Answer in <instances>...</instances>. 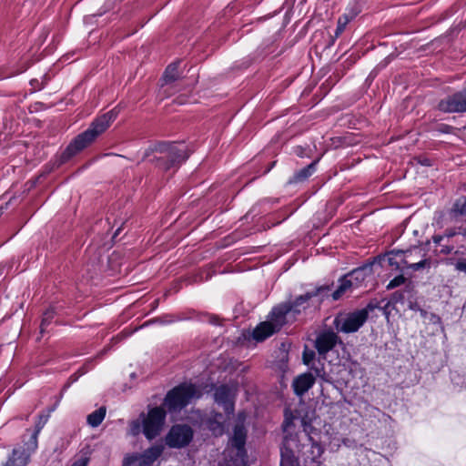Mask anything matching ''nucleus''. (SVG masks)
<instances>
[{"label": "nucleus", "instance_id": "1", "mask_svg": "<svg viewBox=\"0 0 466 466\" xmlns=\"http://www.w3.org/2000/svg\"><path fill=\"white\" fill-rule=\"evenodd\" d=\"M308 443L302 445L301 456L305 466H320L319 461L323 454V446H327L330 451H336L341 445V440L329 425H324V431L319 432V438L317 440V425H319V420L314 412L307 413L300 419Z\"/></svg>", "mask_w": 466, "mask_h": 466}, {"label": "nucleus", "instance_id": "31", "mask_svg": "<svg viewBox=\"0 0 466 466\" xmlns=\"http://www.w3.org/2000/svg\"><path fill=\"white\" fill-rule=\"evenodd\" d=\"M360 12V9L359 6H353V7H350L347 10V12L345 13V15L350 19H354L358 15L359 13Z\"/></svg>", "mask_w": 466, "mask_h": 466}, {"label": "nucleus", "instance_id": "10", "mask_svg": "<svg viewBox=\"0 0 466 466\" xmlns=\"http://www.w3.org/2000/svg\"><path fill=\"white\" fill-rule=\"evenodd\" d=\"M162 445H155L142 453H135L125 457L122 466H148L151 465L163 452Z\"/></svg>", "mask_w": 466, "mask_h": 466}, {"label": "nucleus", "instance_id": "5", "mask_svg": "<svg viewBox=\"0 0 466 466\" xmlns=\"http://www.w3.org/2000/svg\"><path fill=\"white\" fill-rule=\"evenodd\" d=\"M200 396L201 390L198 386L185 382L167 392L164 400V406L170 412L179 411Z\"/></svg>", "mask_w": 466, "mask_h": 466}, {"label": "nucleus", "instance_id": "34", "mask_svg": "<svg viewBox=\"0 0 466 466\" xmlns=\"http://www.w3.org/2000/svg\"><path fill=\"white\" fill-rule=\"evenodd\" d=\"M88 460L86 458H80L76 460L72 466H86Z\"/></svg>", "mask_w": 466, "mask_h": 466}, {"label": "nucleus", "instance_id": "8", "mask_svg": "<svg viewBox=\"0 0 466 466\" xmlns=\"http://www.w3.org/2000/svg\"><path fill=\"white\" fill-rule=\"evenodd\" d=\"M283 308H273L269 319L259 323L253 330L252 337L257 341H263L277 331H279L285 322V312Z\"/></svg>", "mask_w": 466, "mask_h": 466}, {"label": "nucleus", "instance_id": "29", "mask_svg": "<svg viewBox=\"0 0 466 466\" xmlns=\"http://www.w3.org/2000/svg\"><path fill=\"white\" fill-rule=\"evenodd\" d=\"M405 282V278L402 275L395 277L393 279L390 281L388 284V289H394L402 285Z\"/></svg>", "mask_w": 466, "mask_h": 466}, {"label": "nucleus", "instance_id": "21", "mask_svg": "<svg viewBox=\"0 0 466 466\" xmlns=\"http://www.w3.org/2000/svg\"><path fill=\"white\" fill-rule=\"evenodd\" d=\"M106 416V409L101 407L87 416V423L92 427H97L101 424Z\"/></svg>", "mask_w": 466, "mask_h": 466}, {"label": "nucleus", "instance_id": "11", "mask_svg": "<svg viewBox=\"0 0 466 466\" xmlns=\"http://www.w3.org/2000/svg\"><path fill=\"white\" fill-rule=\"evenodd\" d=\"M193 438V431L187 425H174L166 436V443L170 448H183Z\"/></svg>", "mask_w": 466, "mask_h": 466}, {"label": "nucleus", "instance_id": "20", "mask_svg": "<svg viewBox=\"0 0 466 466\" xmlns=\"http://www.w3.org/2000/svg\"><path fill=\"white\" fill-rule=\"evenodd\" d=\"M178 66L179 63L177 62L172 63L167 67L163 76L164 85L172 83L179 77Z\"/></svg>", "mask_w": 466, "mask_h": 466}, {"label": "nucleus", "instance_id": "9", "mask_svg": "<svg viewBox=\"0 0 466 466\" xmlns=\"http://www.w3.org/2000/svg\"><path fill=\"white\" fill-rule=\"evenodd\" d=\"M368 310L359 309L346 316L335 319L336 327L339 331L350 333L357 331L367 320Z\"/></svg>", "mask_w": 466, "mask_h": 466}, {"label": "nucleus", "instance_id": "14", "mask_svg": "<svg viewBox=\"0 0 466 466\" xmlns=\"http://www.w3.org/2000/svg\"><path fill=\"white\" fill-rule=\"evenodd\" d=\"M338 342V336L333 331L320 333L315 342V347L319 355H325L331 350Z\"/></svg>", "mask_w": 466, "mask_h": 466}, {"label": "nucleus", "instance_id": "3", "mask_svg": "<svg viewBox=\"0 0 466 466\" xmlns=\"http://www.w3.org/2000/svg\"><path fill=\"white\" fill-rule=\"evenodd\" d=\"M140 420H132L129 424V434L137 436L143 432L145 437L151 441L158 436L163 429L166 419V411L161 407H155L145 414H141Z\"/></svg>", "mask_w": 466, "mask_h": 466}, {"label": "nucleus", "instance_id": "30", "mask_svg": "<svg viewBox=\"0 0 466 466\" xmlns=\"http://www.w3.org/2000/svg\"><path fill=\"white\" fill-rule=\"evenodd\" d=\"M315 358V352L313 350H305L303 352V361L306 365L309 366Z\"/></svg>", "mask_w": 466, "mask_h": 466}, {"label": "nucleus", "instance_id": "28", "mask_svg": "<svg viewBox=\"0 0 466 466\" xmlns=\"http://www.w3.org/2000/svg\"><path fill=\"white\" fill-rule=\"evenodd\" d=\"M53 318H54L53 310H47L45 312V314L43 316L42 322H41V326H40L41 332L45 331L46 327L50 323V321L52 320Z\"/></svg>", "mask_w": 466, "mask_h": 466}, {"label": "nucleus", "instance_id": "7", "mask_svg": "<svg viewBox=\"0 0 466 466\" xmlns=\"http://www.w3.org/2000/svg\"><path fill=\"white\" fill-rule=\"evenodd\" d=\"M164 154L158 157V167L169 170L171 167L184 162L189 156L187 146L184 143H172L159 145L157 149Z\"/></svg>", "mask_w": 466, "mask_h": 466}, {"label": "nucleus", "instance_id": "13", "mask_svg": "<svg viewBox=\"0 0 466 466\" xmlns=\"http://www.w3.org/2000/svg\"><path fill=\"white\" fill-rule=\"evenodd\" d=\"M438 107L441 111L445 113L466 112V86L462 90L441 99Z\"/></svg>", "mask_w": 466, "mask_h": 466}, {"label": "nucleus", "instance_id": "27", "mask_svg": "<svg viewBox=\"0 0 466 466\" xmlns=\"http://www.w3.org/2000/svg\"><path fill=\"white\" fill-rule=\"evenodd\" d=\"M295 419L296 418L292 415L291 412H289V410L285 411V420L282 425L284 432L288 433L290 431V427Z\"/></svg>", "mask_w": 466, "mask_h": 466}, {"label": "nucleus", "instance_id": "22", "mask_svg": "<svg viewBox=\"0 0 466 466\" xmlns=\"http://www.w3.org/2000/svg\"><path fill=\"white\" fill-rule=\"evenodd\" d=\"M293 444L296 447H298V444L296 443L294 439H292L291 437L285 436V443H284L285 448L281 450L282 462L284 461V460H286V459L289 460L291 457H293V454H292Z\"/></svg>", "mask_w": 466, "mask_h": 466}, {"label": "nucleus", "instance_id": "24", "mask_svg": "<svg viewBox=\"0 0 466 466\" xmlns=\"http://www.w3.org/2000/svg\"><path fill=\"white\" fill-rule=\"evenodd\" d=\"M457 235V231L453 228L447 229L442 235H434L432 241L435 245H441L443 242H448L449 239Z\"/></svg>", "mask_w": 466, "mask_h": 466}, {"label": "nucleus", "instance_id": "23", "mask_svg": "<svg viewBox=\"0 0 466 466\" xmlns=\"http://www.w3.org/2000/svg\"><path fill=\"white\" fill-rule=\"evenodd\" d=\"M315 167H316V162H312L306 167L300 169L298 173L295 174V177H294L295 180L302 181V180L308 178L309 177H310L315 171Z\"/></svg>", "mask_w": 466, "mask_h": 466}, {"label": "nucleus", "instance_id": "19", "mask_svg": "<svg viewBox=\"0 0 466 466\" xmlns=\"http://www.w3.org/2000/svg\"><path fill=\"white\" fill-rule=\"evenodd\" d=\"M348 280H350V279L347 275L339 279V285L338 289L332 293L333 299L337 300L340 299L344 294L356 289L355 286L350 284Z\"/></svg>", "mask_w": 466, "mask_h": 466}, {"label": "nucleus", "instance_id": "17", "mask_svg": "<svg viewBox=\"0 0 466 466\" xmlns=\"http://www.w3.org/2000/svg\"><path fill=\"white\" fill-rule=\"evenodd\" d=\"M315 383V378L310 373H304L298 376L293 381V389L297 395L302 396Z\"/></svg>", "mask_w": 466, "mask_h": 466}, {"label": "nucleus", "instance_id": "32", "mask_svg": "<svg viewBox=\"0 0 466 466\" xmlns=\"http://www.w3.org/2000/svg\"><path fill=\"white\" fill-rule=\"evenodd\" d=\"M440 246L441 247V248L440 249V252L442 254L447 255V254H450L453 250V247L448 245V242L445 244L441 243Z\"/></svg>", "mask_w": 466, "mask_h": 466}, {"label": "nucleus", "instance_id": "33", "mask_svg": "<svg viewBox=\"0 0 466 466\" xmlns=\"http://www.w3.org/2000/svg\"><path fill=\"white\" fill-rule=\"evenodd\" d=\"M455 268L459 271H462L466 273V259L459 260L455 264Z\"/></svg>", "mask_w": 466, "mask_h": 466}, {"label": "nucleus", "instance_id": "2", "mask_svg": "<svg viewBox=\"0 0 466 466\" xmlns=\"http://www.w3.org/2000/svg\"><path fill=\"white\" fill-rule=\"evenodd\" d=\"M116 116L117 112L111 110L93 121L85 132L79 134L68 145L64 153L66 157H71L92 144L100 134L106 130Z\"/></svg>", "mask_w": 466, "mask_h": 466}, {"label": "nucleus", "instance_id": "18", "mask_svg": "<svg viewBox=\"0 0 466 466\" xmlns=\"http://www.w3.org/2000/svg\"><path fill=\"white\" fill-rule=\"evenodd\" d=\"M371 274V267L370 266H363L360 268H358L356 269H353L350 273L347 274L349 277L350 284L355 286L356 289L360 288L362 283L366 280L368 277H370Z\"/></svg>", "mask_w": 466, "mask_h": 466}, {"label": "nucleus", "instance_id": "35", "mask_svg": "<svg viewBox=\"0 0 466 466\" xmlns=\"http://www.w3.org/2000/svg\"><path fill=\"white\" fill-rule=\"evenodd\" d=\"M174 320H175V319H168V320H167L166 322H167V323H170V322H173Z\"/></svg>", "mask_w": 466, "mask_h": 466}, {"label": "nucleus", "instance_id": "25", "mask_svg": "<svg viewBox=\"0 0 466 466\" xmlns=\"http://www.w3.org/2000/svg\"><path fill=\"white\" fill-rule=\"evenodd\" d=\"M351 20L345 15L343 14L342 15H340L338 19V24H337V28H336V31H335V37H339L342 32L345 30L347 25L350 22Z\"/></svg>", "mask_w": 466, "mask_h": 466}, {"label": "nucleus", "instance_id": "6", "mask_svg": "<svg viewBox=\"0 0 466 466\" xmlns=\"http://www.w3.org/2000/svg\"><path fill=\"white\" fill-rule=\"evenodd\" d=\"M48 420V415H39L35 430L30 434L29 440L23 447L14 449L12 456L4 466H25L29 457L37 448V436Z\"/></svg>", "mask_w": 466, "mask_h": 466}, {"label": "nucleus", "instance_id": "4", "mask_svg": "<svg viewBox=\"0 0 466 466\" xmlns=\"http://www.w3.org/2000/svg\"><path fill=\"white\" fill-rule=\"evenodd\" d=\"M390 266L404 270L405 268L419 271L431 267L426 251L421 247H412L407 250H393L389 257Z\"/></svg>", "mask_w": 466, "mask_h": 466}, {"label": "nucleus", "instance_id": "12", "mask_svg": "<svg viewBox=\"0 0 466 466\" xmlns=\"http://www.w3.org/2000/svg\"><path fill=\"white\" fill-rule=\"evenodd\" d=\"M238 387L236 384H227L218 387L214 393L215 401L223 407L228 415L234 411V402Z\"/></svg>", "mask_w": 466, "mask_h": 466}, {"label": "nucleus", "instance_id": "26", "mask_svg": "<svg viewBox=\"0 0 466 466\" xmlns=\"http://www.w3.org/2000/svg\"><path fill=\"white\" fill-rule=\"evenodd\" d=\"M218 417L221 418V415L216 414L213 420L209 421V429L213 431L215 435L222 434L224 431V426L222 423L218 420Z\"/></svg>", "mask_w": 466, "mask_h": 466}, {"label": "nucleus", "instance_id": "15", "mask_svg": "<svg viewBox=\"0 0 466 466\" xmlns=\"http://www.w3.org/2000/svg\"><path fill=\"white\" fill-rule=\"evenodd\" d=\"M312 295L310 293H307L305 295H301L296 299V300L292 303H285L277 306L276 308H283L286 310L285 312V321L287 320V316L292 314L294 317L297 314H299L303 309H305L309 305V300L311 299Z\"/></svg>", "mask_w": 466, "mask_h": 466}, {"label": "nucleus", "instance_id": "16", "mask_svg": "<svg viewBox=\"0 0 466 466\" xmlns=\"http://www.w3.org/2000/svg\"><path fill=\"white\" fill-rule=\"evenodd\" d=\"M239 421L236 424L233 431V436L230 440L231 445L235 447L238 451H242L245 443H246V437H247V431L244 428L243 422L245 418L242 417L240 414L238 415Z\"/></svg>", "mask_w": 466, "mask_h": 466}]
</instances>
